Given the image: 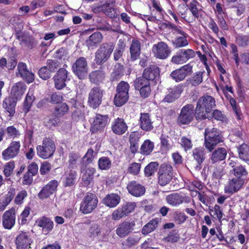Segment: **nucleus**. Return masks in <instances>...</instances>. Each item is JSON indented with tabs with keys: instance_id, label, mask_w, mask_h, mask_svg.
<instances>
[{
	"instance_id": "obj_4",
	"label": "nucleus",
	"mask_w": 249,
	"mask_h": 249,
	"mask_svg": "<svg viewBox=\"0 0 249 249\" xmlns=\"http://www.w3.org/2000/svg\"><path fill=\"white\" fill-rule=\"evenodd\" d=\"M55 150V146L53 141L48 138L43 140L42 145H38L36 147L37 155L44 159L52 157Z\"/></svg>"
},
{
	"instance_id": "obj_39",
	"label": "nucleus",
	"mask_w": 249,
	"mask_h": 249,
	"mask_svg": "<svg viewBox=\"0 0 249 249\" xmlns=\"http://www.w3.org/2000/svg\"><path fill=\"white\" fill-rule=\"evenodd\" d=\"M188 35L187 34L177 36L173 41V44L176 48L184 47L188 45V41L187 39Z\"/></svg>"
},
{
	"instance_id": "obj_31",
	"label": "nucleus",
	"mask_w": 249,
	"mask_h": 249,
	"mask_svg": "<svg viewBox=\"0 0 249 249\" xmlns=\"http://www.w3.org/2000/svg\"><path fill=\"white\" fill-rule=\"evenodd\" d=\"M104 14L110 18H114L118 17V10L115 7V1H107L105 3Z\"/></svg>"
},
{
	"instance_id": "obj_2",
	"label": "nucleus",
	"mask_w": 249,
	"mask_h": 249,
	"mask_svg": "<svg viewBox=\"0 0 249 249\" xmlns=\"http://www.w3.org/2000/svg\"><path fill=\"white\" fill-rule=\"evenodd\" d=\"M205 146L211 152L219 143L223 142L220 131L215 128H206L205 130Z\"/></svg>"
},
{
	"instance_id": "obj_22",
	"label": "nucleus",
	"mask_w": 249,
	"mask_h": 249,
	"mask_svg": "<svg viewBox=\"0 0 249 249\" xmlns=\"http://www.w3.org/2000/svg\"><path fill=\"white\" fill-rule=\"evenodd\" d=\"M68 72L64 69H60L53 77L55 87L60 90L66 86Z\"/></svg>"
},
{
	"instance_id": "obj_54",
	"label": "nucleus",
	"mask_w": 249,
	"mask_h": 249,
	"mask_svg": "<svg viewBox=\"0 0 249 249\" xmlns=\"http://www.w3.org/2000/svg\"><path fill=\"white\" fill-rule=\"evenodd\" d=\"M136 206V205L135 202H128L126 204L123 205L121 208L123 211L124 214L125 216H126L134 211Z\"/></svg>"
},
{
	"instance_id": "obj_12",
	"label": "nucleus",
	"mask_w": 249,
	"mask_h": 249,
	"mask_svg": "<svg viewBox=\"0 0 249 249\" xmlns=\"http://www.w3.org/2000/svg\"><path fill=\"white\" fill-rule=\"evenodd\" d=\"M32 242L33 240L29 233L24 231H20L16 240L18 249H30Z\"/></svg>"
},
{
	"instance_id": "obj_46",
	"label": "nucleus",
	"mask_w": 249,
	"mask_h": 249,
	"mask_svg": "<svg viewBox=\"0 0 249 249\" xmlns=\"http://www.w3.org/2000/svg\"><path fill=\"white\" fill-rule=\"evenodd\" d=\"M98 163L99 169L102 170H107L111 166V161L107 157L100 158L98 160Z\"/></svg>"
},
{
	"instance_id": "obj_23",
	"label": "nucleus",
	"mask_w": 249,
	"mask_h": 249,
	"mask_svg": "<svg viewBox=\"0 0 249 249\" xmlns=\"http://www.w3.org/2000/svg\"><path fill=\"white\" fill-rule=\"evenodd\" d=\"M134 225L132 222L124 221L118 226L116 233L119 237H124L133 231Z\"/></svg>"
},
{
	"instance_id": "obj_57",
	"label": "nucleus",
	"mask_w": 249,
	"mask_h": 249,
	"mask_svg": "<svg viewBox=\"0 0 249 249\" xmlns=\"http://www.w3.org/2000/svg\"><path fill=\"white\" fill-rule=\"evenodd\" d=\"M180 143L183 147L185 151L190 150L193 146L191 140L186 137H182L180 139Z\"/></svg>"
},
{
	"instance_id": "obj_41",
	"label": "nucleus",
	"mask_w": 249,
	"mask_h": 249,
	"mask_svg": "<svg viewBox=\"0 0 249 249\" xmlns=\"http://www.w3.org/2000/svg\"><path fill=\"white\" fill-rule=\"evenodd\" d=\"M77 177V173L75 171L71 170L69 172L65 173V180L64 185L71 186L74 184Z\"/></svg>"
},
{
	"instance_id": "obj_35",
	"label": "nucleus",
	"mask_w": 249,
	"mask_h": 249,
	"mask_svg": "<svg viewBox=\"0 0 249 249\" xmlns=\"http://www.w3.org/2000/svg\"><path fill=\"white\" fill-rule=\"evenodd\" d=\"M17 100L13 97L6 98L3 102V107L9 113L10 116L15 113V108L17 104Z\"/></svg>"
},
{
	"instance_id": "obj_5",
	"label": "nucleus",
	"mask_w": 249,
	"mask_h": 249,
	"mask_svg": "<svg viewBox=\"0 0 249 249\" xmlns=\"http://www.w3.org/2000/svg\"><path fill=\"white\" fill-rule=\"evenodd\" d=\"M98 198L96 196L92 193H88L84 197L81 203L80 210L84 214L91 213L97 207Z\"/></svg>"
},
{
	"instance_id": "obj_6",
	"label": "nucleus",
	"mask_w": 249,
	"mask_h": 249,
	"mask_svg": "<svg viewBox=\"0 0 249 249\" xmlns=\"http://www.w3.org/2000/svg\"><path fill=\"white\" fill-rule=\"evenodd\" d=\"M88 70L87 61L84 57L78 58L72 66V71L80 79L85 78L88 74Z\"/></svg>"
},
{
	"instance_id": "obj_21",
	"label": "nucleus",
	"mask_w": 249,
	"mask_h": 249,
	"mask_svg": "<svg viewBox=\"0 0 249 249\" xmlns=\"http://www.w3.org/2000/svg\"><path fill=\"white\" fill-rule=\"evenodd\" d=\"M128 126L122 118H117L113 120L111 124V130L118 135H122L125 133Z\"/></svg>"
},
{
	"instance_id": "obj_37",
	"label": "nucleus",
	"mask_w": 249,
	"mask_h": 249,
	"mask_svg": "<svg viewBox=\"0 0 249 249\" xmlns=\"http://www.w3.org/2000/svg\"><path fill=\"white\" fill-rule=\"evenodd\" d=\"M80 155L79 153L71 152L68 156V168L74 169L76 168L80 161Z\"/></svg>"
},
{
	"instance_id": "obj_34",
	"label": "nucleus",
	"mask_w": 249,
	"mask_h": 249,
	"mask_svg": "<svg viewBox=\"0 0 249 249\" xmlns=\"http://www.w3.org/2000/svg\"><path fill=\"white\" fill-rule=\"evenodd\" d=\"M141 51V43L138 40H133L130 47V53L131 54V60L135 61L137 59L140 55Z\"/></svg>"
},
{
	"instance_id": "obj_28",
	"label": "nucleus",
	"mask_w": 249,
	"mask_h": 249,
	"mask_svg": "<svg viewBox=\"0 0 249 249\" xmlns=\"http://www.w3.org/2000/svg\"><path fill=\"white\" fill-rule=\"evenodd\" d=\"M121 197L116 194H110L107 195L103 200V203L109 208H114L120 203Z\"/></svg>"
},
{
	"instance_id": "obj_7",
	"label": "nucleus",
	"mask_w": 249,
	"mask_h": 249,
	"mask_svg": "<svg viewBox=\"0 0 249 249\" xmlns=\"http://www.w3.org/2000/svg\"><path fill=\"white\" fill-rule=\"evenodd\" d=\"M195 116L194 107L192 104H187L181 109L178 118V123L187 124L191 123Z\"/></svg>"
},
{
	"instance_id": "obj_59",
	"label": "nucleus",
	"mask_w": 249,
	"mask_h": 249,
	"mask_svg": "<svg viewBox=\"0 0 249 249\" xmlns=\"http://www.w3.org/2000/svg\"><path fill=\"white\" fill-rule=\"evenodd\" d=\"M129 85L127 83L122 81L120 82L117 88V91L118 93H125L126 95H128Z\"/></svg>"
},
{
	"instance_id": "obj_16",
	"label": "nucleus",
	"mask_w": 249,
	"mask_h": 249,
	"mask_svg": "<svg viewBox=\"0 0 249 249\" xmlns=\"http://www.w3.org/2000/svg\"><path fill=\"white\" fill-rule=\"evenodd\" d=\"M136 89L139 90L140 93L143 98L147 97L151 92L150 82L143 78H137L134 81Z\"/></svg>"
},
{
	"instance_id": "obj_3",
	"label": "nucleus",
	"mask_w": 249,
	"mask_h": 249,
	"mask_svg": "<svg viewBox=\"0 0 249 249\" xmlns=\"http://www.w3.org/2000/svg\"><path fill=\"white\" fill-rule=\"evenodd\" d=\"M114 49V45L112 42L102 44L95 53V62L100 65L106 62L109 58Z\"/></svg>"
},
{
	"instance_id": "obj_63",
	"label": "nucleus",
	"mask_w": 249,
	"mask_h": 249,
	"mask_svg": "<svg viewBox=\"0 0 249 249\" xmlns=\"http://www.w3.org/2000/svg\"><path fill=\"white\" fill-rule=\"evenodd\" d=\"M93 154L94 151L92 149H89L83 158V162L87 164L91 163L94 159Z\"/></svg>"
},
{
	"instance_id": "obj_33",
	"label": "nucleus",
	"mask_w": 249,
	"mask_h": 249,
	"mask_svg": "<svg viewBox=\"0 0 249 249\" xmlns=\"http://www.w3.org/2000/svg\"><path fill=\"white\" fill-rule=\"evenodd\" d=\"M36 223L38 227L42 228L44 231H50L53 227V222L46 217H42L37 219Z\"/></svg>"
},
{
	"instance_id": "obj_55",
	"label": "nucleus",
	"mask_w": 249,
	"mask_h": 249,
	"mask_svg": "<svg viewBox=\"0 0 249 249\" xmlns=\"http://www.w3.org/2000/svg\"><path fill=\"white\" fill-rule=\"evenodd\" d=\"M6 133L9 137L14 139L18 137L20 134L19 131L14 126H10L7 127Z\"/></svg>"
},
{
	"instance_id": "obj_53",
	"label": "nucleus",
	"mask_w": 249,
	"mask_h": 249,
	"mask_svg": "<svg viewBox=\"0 0 249 249\" xmlns=\"http://www.w3.org/2000/svg\"><path fill=\"white\" fill-rule=\"evenodd\" d=\"M233 173L236 178H241L242 176H246L248 174L245 168L241 165L237 166L233 169Z\"/></svg>"
},
{
	"instance_id": "obj_17",
	"label": "nucleus",
	"mask_w": 249,
	"mask_h": 249,
	"mask_svg": "<svg viewBox=\"0 0 249 249\" xmlns=\"http://www.w3.org/2000/svg\"><path fill=\"white\" fill-rule=\"evenodd\" d=\"M108 121L107 115H102L97 114L94 117L91 124L90 131L92 133H96L98 131H101L106 126Z\"/></svg>"
},
{
	"instance_id": "obj_9",
	"label": "nucleus",
	"mask_w": 249,
	"mask_h": 249,
	"mask_svg": "<svg viewBox=\"0 0 249 249\" xmlns=\"http://www.w3.org/2000/svg\"><path fill=\"white\" fill-rule=\"evenodd\" d=\"M103 91L99 87L92 88L89 94L88 103L93 108H97L101 103Z\"/></svg>"
},
{
	"instance_id": "obj_42",
	"label": "nucleus",
	"mask_w": 249,
	"mask_h": 249,
	"mask_svg": "<svg viewBox=\"0 0 249 249\" xmlns=\"http://www.w3.org/2000/svg\"><path fill=\"white\" fill-rule=\"evenodd\" d=\"M239 158L244 161H249V146L245 143L238 148Z\"/></svg>"
},
{
	"instance_id": "obj_14",
	"label": "nucleus",
	"mask_w": 249,
	"mask_h": 249,
	"mask_svg": "<svg viewBox=\"0 0 249 249\" xmlns=\"http://www.w3.org/2000/svg\"><path fill=\"white\" fill-rule=\"evenodd\" d=\"M160 77V70L159 67L155 65H150L146 68L143 73L142 76L139 78H143L145 80L150 81L157 82Z\"/></svg>"
},
{
	"instance_id": "obj_1",
	"label": "nucleus",
	"mask_w": 249,
	"mask_h": 249,
	"mask_svg": "<svg viewBox=\"0 0 249 249\" xmlns=\"http://www.w3.org/2000/svg\"><path fill=\"white\" fill-rule=\"evenodd\" d=\"M215 106V99L212 96L205 95L201 97L197 102L195 110L196 119L202 120L208 118V114Z\"/></svg>"
},
{
	"instance_id": "obj_56",
	"label": "nucleus",
	"mask_w": 249,
	"mask_h": 249,
	"mask_svg": "<svg viewBox=\"0 0 249 249\" xmlns=\"http://www.w3.org/2000/svg\"><path fill=\"white\" fill-rule=\"evenodd\" d=\"M27 196V191L22 190L19 192L16 196L14 202L17 205H21L23 203V200Z\"/></svg>"
},
{
	"instance_id": "obj_61",
	"label": "nucleus",
	"mask_w": 249,
	"mask_h": 249,
	"mask_svg": "<svg viewBox=\"0 0 249 249\" xmlns=\"http://www.w3.org/2000/svg\"><path fill=\"white\" fill-rule=\"evenodd\" d=\"M51 72L48 69L47 67H42L38 71L39 77L44 80H46L51 77Z\"/></svg>"
},
{
	"instance_id": "obj_47",
	"label": "nucleus",
	"mask_w": 249,
	"mask_h": 249,
	"mask_svg": "<svg viewBox=\"0 0 249 249\" xmlns=\"http://www.w3.org/2000/svg\"><path fill=\"white\" fill-rule=\"evenodd\" d=\"M104 77L105 74L101 71H95L89 74L90 80L95 83L102 81Z\"/></svg>"
},
{
	"instance_id": "obj_26",
	"label": "nucleus",
	"mask_w": 249,
	"mask_h": 249,
	"mask_svg": "<svg viewBox=\"0 0 249 249\" xmlns=\"http://www.w3.org/2000/svg\"><path fill=\"white\" fill-rule=\"evenodd\" d=\"M26 89V86L23 82L16 83L12 88L11 93L17 100L21 98Z\"/></svg>"
},
{
	"instance_id": "obj_24",
	"label": "nucleus",
	"mask_w": 249,
	"mask_h": 249,
	"mask_svg": "<svg viewBox=\"0 0 249 249\" xmlns=\"http://www.w3.org/2000/svg\"><path fill=\"white\" fill-rule=\"evenodd\" d=\"M183 90L182 86L180 85L170 89L169 93L164 97V101L168 103L174 102L179 97Z\"/></svg>"
},
{
	"instance_id": "obj_49",
	"label": "nucleus",
	"mask_w": 249,
	"mask_h": 249,
	"mask_svg": "<svg viewBox=\"0 0 249 249\" xmlns=\"http://www.w3.org/2000/svg\"><path fill=\"white\" fill-rule=\"evenodd\" d=\"M204 73V71H198L195 73L190 79L191 84L194 86L199 85L203 81V74Z\"/></svg>"
},
{
	"instance_id": "obj_44",
	"label": "nucleus",
	"mask_w": 249,
	"mask_h": 249,
	"mask_svg": "<svg viewBox=\"0 0 249 249\" xmlns=\"http://www.w3.org/2000/svg\"><path fill=\"white\" fill-rule=\"evenodd\" d=\"M205 151L203 148H196L193 151V156L198 164L203 161L205 159Z\"/></svg>"
},
{
	"instance_id": "obj_36",
	"label": "nucleus",
	"mask_w": 249,
	"mask_h": 249,
	"mask_svg": "<svg viewBox=\"0 0 249 249\" xmlns=\"http://www.w3.org/2000/svg\"><path fill=\"white\" fill-rule=\"evenodd\" d=\"M167 203L172 206H177L184 201V197L178 194H173L167 196Z\"/></svg>"
},
{
	"instance_id": "obj_48",
	"label": "nucleus",
	"mask_w": 249,
	"mask_h": 249,
	"mask_svg": "<svg viewBox=\"0 0 249 249\" xmlns=\"http://www.w3.org/2000/svg\"><path fill=\"white\" fill-rule=\"evenodd\" d=\"M158 164L156 162H151L144 169V174L146 177H150L157 171Z\"/></svg>"
},
{
	"instance_id": "obj_25",
	"label": "nucleus",
	"mask_w": 249,
	"mask_h": 249,
	"mask_svg": "<svg viewBox=\"0 0 249 249\" xmlns=\"http://www.w3.org/2000/svg\"><path fill=\"white\" fill-rule=\"evenodd\" d=\"M127 188L129 193L135 196H141L145 191L144 187L135 181L130 182Z\"/></svg>"
},
{
	"instance_id": "obj_20",
	"label": "nucleus",
	"mask_w": 249,
	"mask_h": 249,
	"mask_svg": "<svg viewBox=\"0 0 249 249\" xmlns=\"http://www.w3.org/2000/svg\"><path fill=\"white\" fill-rule=\"evenodd\" d=\"M16 213L14 208L6 211L2 215V225L6 229H11L15 225Z\"/></svg>"
},
{
	"instance_id": "obj_58",
	"label": "nucleus",
	"mask_w": 249,
	"mask_h": 249,
	"mask_svg": "<svg viewBox=\"0 0 249 249\" xmlns=\"http://www.w3.org/2000/svg\"><path fill=\"white\" fill-rule=\"evenodd\" d=\"M229 103L234 111L238 119H241V113L240 109L238 108L235 100L231 97H230Z\"/></svg>"
},
{
	"instance_id": "obj_51",
	"label": "nucleus",
	"mask_w": 249,
	"mask_h": 249,
	"mask_svg": "<svg viewBox=\"0 0 249 249\" xmlns=\"http://www.w3.org/2000/svg\"><path fill=\"white\" fill-rule=\"evenodd\" d=\"M198 4V3L196 1L193 0V1L190 2L189 5V9L192 15L197 18H199L201 16V10H198L197 8V5Z\"/></svg>"
},
{
	"instance_id": "obj_40",
	"label": "nucleus",
	"mask_w": 249,
	"mask_h": 249,
	"mask_svg": "<svg viewBox=\"0 0 249 249\" xmlns=\"http://www.w3.org/2000/svg\"><path fill=\"white\" fill-rule=\"evenodd\" d=\"M35 99V97L33 94L31 92L29 91L26 96L23 103V111L25 114L29 111Z\"/></svg>"
},
{
	"instance_id": "obj_18",
	"label": "nucleus",
	"mask_w": 249,
	"mask_h": 249,
	"mask_svg": "<svg viewBox=\"0 0 249 249\" xmlns=\"http://www.w3.org/2000/svg\"><path fill=\"white\" fill-rule=\"evenodd\" d=\"M244 183V179L241 178H234L230 180L225 186L226 193L233 194L239 191Z\"/></svg>"
},
{
	"instance_id": "obj_30",
	"label": "nucleus",
	"mask_w": 249,
	"mask_h": 249,
	"mask_svg": "<svg viewBox=\"0 0 249 249\" xmlns=\"http://www.w3.org/2000/svg\"><path fill=\"white\" fill-rule=\"evenodd\" d=\"M140 126L144 131H148L153 128L152 122L148 113H141L140 119Z\"/></svg>"
},
{
	"instance_id": "obj_8",
	"label": "nucleus",
	"mask_w": 249,
	"mask_h": 249,
	"mask_svg": "<svg viewBox=\"0 0 249 249\" xmlns=\"http://www.w3.org/2000/svg\"><path fill=\"white\" fill-rule=\"evenodd\" d=\"M152 52L156 58L165 59L170 55L171 50L166 43L161 41L153 46Z\"/></svg>"
},
{
	"instance_id": "obj_19",
	"label": "nucleus",
	"mask_w": 249,
	"mask_h": 249,
	"mask_svg": "<svg viewBox=\"0 0 249 249\" xmlns=\"http://www.w3.org/2000/svg\"><path fill=\"white\" fill-rule=\"evenodd\" d=\"M58 185V183L56 180L50 181L39 192L38 195V197L41 199L49 197L56 191Z\"/></svg>"
},
{
	"instance_id": "obj_64",
	"label": "nucleus",
	"mask_w": 249,
	"mask_h": 249,
	"mask_svg": "<svg viewBox=\"0 0 249 249\" xmlns=\"http://www.w3.org/2000/svg\"><path fill=\"white\" fill-rule=\"evenodd\" d=\"M60 66V64L56 61L53 60H48L47 66L48 69L51 72H54Z\"/></svg>"
},
{
	"instance_id": "obj_60",
	"label": "nucleus",
	"mask_w": 249,
	"mask_h": 249,
	"mask_svg": "<svg viewBox=\"0 0 249 249\" xmlns=\"http://www.w3.org/2000/svg\"><path fill=\"white\" fill-rule=\"evenodd\" d=\"M69 107L66 103H62L55 109V112L58 115L62 116L68 112Z\"/></svg>"
},
{
	"instance_id": "obj_27",
	"label": "nucleus",
	"mask_w": 249,
	"mask_h": 249,
	"mask_svg": "<svg viewBox=\"0 0 249 249\" xmlns=\"http://www.w3.org/2000/svg\"><path fill=\"white\" fill-rule=\"evenodd\" d=\"M81 172L82 181L86 185H89L93 178L96 169L93 167H88L87 168L83 167Z\"/></svg>"
},
{
	"instance_id": "obj_29",
	"label": "nucleus",
	"mask_w": 249,
	"mask_h": 249,
	"mask_svg": "<svg viewBox=\"0 0 249 249\" xmlns=\"http://www.w3.org/2000/svg\"><path fill=\"white\" fill-rule=\"evenodd\" d=\"M103 40L102 34L99 32H95L90 35L86 41V45L89 48H93L97 47V45L100 43Z\"/></svg>"
},
{
	"instance_id": "obj_50",
	"label": "nucleus",
	"mask_w": 249,
	"mask_h": 249,
	"mask_svg": "<svg viewBox=\"0 0 249 249\" xmlns=\"http://www.w3.org/2000/svg\"><path fill=\"white\" fill-rule=\"evenodd\" d=\"M15 167L14 161H10L5 164L3 167V174L6 177H10L13 172Z\"/></svg>"
},
{
	"instance_id": "obj_32",
	"label": "nucleus",
	"mask_w": 249,
	"mask_h": 249,
	"mask_svg": "<svg viewBox=\"0 0 249 249\" xmlns=\"http://www.w3.org/2000/svg\"><path fill=\"white\" fill-rule=\"evenodd\" d=\"M227 154V151L225 148H218L212 153L211 160L213 163L219 162L225 159Z\"/></svg>"
},
{
	"instance_id": "obj_15",
	"label": "nucleus",
	"mask_w": 249,
	"mask_h": 249,
	"mask_svg": "<svg viewBox=\"0 0 249 249\" xmlns=\"http://www.w3.org/2000/svg\"><path fill=\"white\" fill-rule=\"evenodd\" d=\"M17 70L18 72H16L17 76L20 77L28 83H31L34 81V74L28 70L25 63L19 62L18 65Z\"/></svg>"
},
{
	"instance_id": "obj_11",
	"label": "nucleus",
	"mask_w": 249,
	"mask_h": 249,
	"mask_svg": "<svg viewBox=\"0 0 249 249\" xmlns=\"http://www.w3.org/2000/svg\"><path fill=\"white\" fill-rule=\"evenodd\" d=\"M20 143L19 141L12 142L8 147L2 152V159L8 160L16 157L19 152Z\"/></svg>"
},
{
	"instance_id": "obj_38",
	"label": "nucleus",
	"mask_w": 249,
	"mask_h": 249,
	"mask_svg": "<svg viewBox=\"0 0 249 249\" xmlns=\"http://www.w3.org/2000/svg\"><path fill=\"white\" fill-rule=\"evenodd\" d=\"M154 147V143L149 140L144 141L142 144L140 152L143 155H148L153 150Z\"/></svg>"
},
{
	"instance_id": "obj_45",
	"label": "nucleus",
	"mask_w": 249,
	"mask_h": 249,
	"mask_svg": "<svg viewBox=\"0 0 249 249\" xmlns=\"http://www.w3.org/2000/svg\"><path fill=\"white\" fill-rule=\"evenodd\" d=\"M128 99V95H126L125 93L117 92L114 99V102L116 106L120 107L125 104L127 101Z\"/></svg>"
},
{
	"instance_id": "obj_10",
	"label": "nucleus",
	"mask_w": 249,
	"mask_h": 249,
	"mask_svg": "<svg viewBox=\"0 0 249 249\" xmlns=\"http://www.w3.org/2000/svg\"><path fill=\"white\" fill-rule=\"evenodd\" d=\"M159 183L164 186L171 180L173 173L172 167L170 165L163 164L160 166L159 172Z\"/></svg>"
},
{
	"instance_id": "obj_13",
	"label": "nucleus",
	"mask_w": 249,
	"mask_h": 249,
	"mask_svg": "<svg viewBox=\"0 0 249 249\" xmlns=\"http://www.w3.org/2000/svg\"><path fill=\"white\" fill-rule=\"evenodd\" d=\"M192 72V67L189 65H186L173 71L170 76L176 82H178L183 80L185 77Z\"/></svg>"
},
{
	"instance_id": "obj_43",
	"label": "nucleus",
	"mask_w": 249,
	"mask_h": 249,
	"mask_svg": "<svg viewBox=\"0 0 249 249\" xmlns=\"http://www.w3.org/2000/svg\"><path fill=\"white\" fill-rule=\"evenodd\" d=\"M159 220L158 219H154L146 224L142 230V233L146 235L153 231L157 227Z\"/></svg>"
},
{
	"instance_id": "obj_52",
	"label": "nucleus",
	"mask_w": 249,
	"mask_h": 249,
	"mask_svg": "<svg viewBox=\"0 0 249 249\" xmlns=\"http://www.w3.org/2000/svg\"><path fill=\"white\" fill-rule=\"evenodd\" d=\"M179 51L186 62L195 56V52L192 49H180Z\"/></svg>"
},
{
	"instance_id": "obj_62",
	"label": "nucleus",
	"mask_w": 249,
	"mask_h": 249,
	"mask_svg": "<svg viewBox=\"0 0 249 249\" xmlns=\"http://www.w3.org/2000/svg\"><path fill=\"white\" fill-rule=\"evenodd\" d=\"M171 62L175 64H182L186 62L184 60L179 50L174 55L171 59Z\"/></svg>"
}]
</instances>
